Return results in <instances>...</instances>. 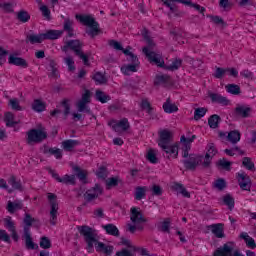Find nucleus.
Masks as SVG:
<instances>
[{
    "instance_id": "nucleus-1",
    "label": "nucleus",
    "mask_w": 256,
    "mask_h": 256,
    "mask_svg": "<svg viewBox=\"0 0 256 256\" xmlns=\"http://www.w3.org/2000/svg\"><path fill=\"white\" fill-rule=\"evenodd\" d=\"M77 230L84 237V241L86 243V250L88 253H93V245L96 246V251L102 252L107 256H110L113 254V250L115 249L111 245H105L103 242L97 241V233H95V230L87 225L77 226Z\"/></svg>"
},
{
    "instance_id": "nucleus-2",
    "label": "nucleus",
    "mask_w": 256,
    "mask_h": 256,
    "mask_svg": "<svg viewBox=\"0 0 256 256\" xmlns=\"http://www.w3.org/2000/svg\"><path fill=\"white\" fill-rule=\"evenodd\" d=\"M142 37L147 43V46L142 49V53H144L150 63H154L157 67H163V65H165V61H163L161 55L153 51L155 42L153 41V38L149 36V30H147V28L142 30Z\"/></svg>"
},
{
    "instance_id": "nucleus-3",
    "label": "nucleus",
    "mask_w": 256,
    "mask_h": 256,
    "mask_svg": "<svg viewBox=\"0 0 256 256\" xmlns=\"http://www.w3.org/2000/svg\"><path fill=\"white\" fill-rule=\"evenodd\" d=\"M76 19L85 27H89L85 30V33L86 35H89L91 39H95L97 35H101V33H103L99 27V22H97L92 15L77 14Z\"/></svg>"
},
{
    "instance_id": "nucleus-4",
    "label": "nucleus",
    "mask_w": 256,
    "mask_h": 256,
    "mask_svg": "<svg viewBox=\"0 0 256 256\" xmlns=\"http://www.w3.org/2000/svg\"><path fill=\"white\" fill-rule=\"evenodd\" d=\"M213 256H244L239 250H233V242H227L217 248Z\"/></svg>"
},
{
    "instance_id": "nucleus-5",
    "label": "nucleus",
    "mask_w": 256,
    "mask_h": 256,
    "mask_svg": "<svg viewBox=\"0 0 256 256\" xmlns=\"http://www.w3.org/2000/svg\"><path fill=\"white\" fill-rule=\"evenodd\" d=\"M204 156L197 154H190L189 158L183 160V165L188 171H195L199 165L203 167Z\"/></svg>"
},
{
    "instance_id": "nucleus-6",
    "label": "nucleus",
    "mask_w": 256,
    "mask_h": 256,
    "mask_svg": "<svg viewBox=\"0 0 256 256\" xmlns=\"http://www.w3.org/2000/svg\"><path fill=\"white\" fill-rule=\"evenodd\" d=\"M27 143L33 145V143H43L47 139V133L41 129H31L27 132Z\"/></svg>"
},
{
    "instance_id": "nucleus-7",
    "label": "nucleus",
    "mask_w": 256,
    "mask_h": 256,
    "mask_svg": "<svg viewBox=\"0 0 256 256\" xmlns=\"http://www.w3.org/2000/svg\"><path fill=\"white\" fill-rule=\"evenodd\" d=\"M48 201H50V223L57 225V213L59 211V203H57V195L48 193Z\"/></svg>"
},
{
    "instance_id": "nucleus-8",
    "label": "nucleus",
    "mask_w": 256,
    "mask_h": 256,
    "mask_svg": "<svg viewBox=\"0 0 256 256\" xmlns=\"http://www.w3.org/2000/svg\"><path fill=\"white\" fill-rule=\"evenodd\" d=\"M83 42L81 40H69L65 43V45L61 48V50L64 53H67V51H73L74 55H79L83 51Z\"/></svg>"
},
{
    "instance_id": "nucleus-9",
    "label": "nucleus",
    "mask_w": 256,
    "mask_h": 256,
    "mask_svg": "<svg viewBox=\"0 0 256 256\" xmlns=\"http://www.w3.org/2000/svg\"><path fill=\"white\" fill-rule=\"evenodd\" d=\"M206 149L207 152L202 163V169H209V167H211V161H213V157H215L218 153L214 143H208Z\"/></svg>"
},
{
    "instance_id": "nucleus-10",
    "label": "nucleus",
    "mask_w": 256,
    "mask_h": 256,
    "mask_svg": "<svg viewBox=\"0 0 256 256\" xmlns=\"http://www.w3.org/2000/svg\"><path fill=\"white\" fill-rule=\"evenodd\" d=\"M99 195H103V187L99 184H95L94 187L84 193L83 197L86 203H91V201H95Z\"/></svg>"
},
{
    "instance_id": "nucleus-11",
    "label": "nucleus",
    "mask_w": 256,
    "mask_h": 256,
    "mask_svg": "<svg viewBox=\"0 0 256 256\" xmlns=\"http://www.w3.org/2000/svg\"><path fill=\"white\" fill-rule=\"evenodd\" d=\"M160 148L162 149L163 153V157H166V159H171V157L173 159H177L178 155H179V145L176 144H164L162 146H160Z\"/></svg>"
},
{
    "instance_id": "nucleus-12",
    "label": "nucleus",
    "mask_w": 256,
    "mask_h": 256,
    "mask_svg": "<svg viewBox=\"0 0 256 256\" xmlns=\"http://www.w3.org/2000/svg\"><path fill=\"white\" fill-rule=\"evenodd\" d=\"M110 127H112L113 131L116 133H119L121 130L122 131H129L131 128V125L129 124V120L127 118H123L120 121H115L112 120L108 123Z\"/></svg>"
},
{
    "instance_id": "nucleus-13",
    "label": "nucleus",
    "mask_w": 256,
    "mask_h": 256,
    "mask_svg": "<svg viewBox=\"0 0 256 256\" xmlns=\"http://www.w3.org/2000/svg\"><path fill=\"white\" fill-rule=\"evenodd\" d=\"M238 185L242 191H251V178L245 172L237 174Z\"/></svg>"
},
{
    "instance_id": "nucleus-14",
    "label": "nucleus",
    "mask_w": 256,
    "mask_h": 256,
    "mask_svg": "<svg viewBox=\"0 0 256 256\" xmlns=\"http://www.w3.org/2000/svg\"><path fill=\"white\" fill-rule=\"evenodd\" d=\"M4 227L8 229L11 233V237L15 243L19 241V234H17V228L15 227V222L11 219V217H7L4 219Z\"/></svg>"
},
{
    "instance_id": "nucleus-15",
    "label": "nucleus",
    "mask_w": 256,
    "mask_h": 256,
    "mask_svg": "<svg viewBox=\"0 0 256 256\" xmlns=\"http://www.w3.org/2000/svg\"><path fill=\"white\" fill-rule=\"evenodd\" d=\"M23 239L25 241V247L28 251L39 249V245L35 244L33 242V238L31 237V232L29 231V228L24 227V235Z\"/></svg>"
},
{
    "instance_id": "nucleus-16",
    "label": "nucleus",
    "mask_w": 256,
    "mask_h": 256,
    "mask_svg": "<svg viewBox=\"0 0 256 256\" xmlns=\"http://www.w3.org/2000/svg\"><path fill=\"white\" fill-rule=\"evenodd\" d=\"M130 219L132 221V223H147V219L145 217H143V213L141 211H139V208H131V215H130Z\"/></svg>"
},
{
    "instance_id": "nucleus-17",
    "label": "nucleus",
    "mask_w": 256,
    "mask_h": 256,
    "mask_svg": "<svg viewBox=\"0 0 256 256\" xmlns=\"http://www.w3.org/2000/svg\"><path fill=\"white\" fill-rule=\"evenodd\" d=\"M8 63L10 65H16V67H22L23 69H27V67H29V63H27V60L21 57H16L13 54H10L8 58Z\"/></svg>"
},
{
    "instance_id": "nucleus-18",
    "label": "nucleus",
    "mask_w": 256,
    "mask_h": 256,
    "mask_svg": "<svg viewBox=\"0 0 256 256\" xmlns=\"http://www.w3.org/2000/svg\"><path fill=\"white\" fill-rule=\"evenodd\" d=\"M173 137V134L169 130H162L159 134V147L163 145H169L171 144V139Z\"/></svg>"
},
{
    "instance_id": "nucleus-19",
    "label": "nucleus",
    "mask_w": 256,
    "mask_h": 256,
    "mask_svg": "<svg viewBox=\"0 0 256 256\" xmlns=\"http://www.w3.org/2000/svg\"><path fill=\"white\" fill-rule=\"evenodd\" d=\"M207 229H210L217 239H223V237H225V232H223V224L221 223L209 225L207 226Z\"/></svg>"
},
{
    "instance_id": "nucleus-20",
    "label": "nucleus",
    "mask_w": 256,
    "mask_h": 256,
    "mask_svg": "<svg viewBox=\"0 0 256 256\" xmlns=\"http://www.w3.org/2000/svg\"><path fill=\"white\" fill-rule=\"evenodd\" d=\"M74 21L66 18L63 23V33H67L68 37H75V30L73 29Z\"/></svg>"
},
{
    "instance_id": "nucleus-21",
    "label": "nucleus",
    "mask_w": 256,
    "mask_h": 256,
    "mask_svg": "<svg viewBox=\"0 0 256 256\" xmlns=\"http://www.w3.org/2000/svg\"><path fill=\"white\" fill-rule=\"evenodd\" d=\"M73 171L75 173L74 177L76 176L81 183H87V175H89V172L87 170L81 169L79 166H73Z\"/></svg>"
},
{
    "instance_id": "nucleus-22",
    "label": "nucleus",
    "mask_w": 256,
    "mask_h": 256,
    "mask_svg": "<svg viewBox=\"0 0 256 256\" xmlns=\"http://www.w3.org/2000/svg\"><path fill=\"white\" fill-rule=\"evenodd\" d=\"M61 145L64 151L71 152L75 149V147L81 145V142L79 140L68 139L62 141Z\"/></svg>"
},
{
    "instance_id": "nucleus-23",
    "label": "nucleus",
    "mask_w": 256,
    "mask_h": 256,
    "mask_svg": "<svg viewBox=\"0 0 256 256\" xmlns=\"http://www.w3.org/2000/svg\"><path fill=\"white\" fill-rule=\"evenodd\" d=\"M44 41L50 40L55 41V39H59V37L63 36V30H48L43 33Z\"/></svg>"
},
{
    "instance_id": "nucleus-24",
    "label": "nucleus",
    "mask_w": 256,
    "mask_h": 256,
    "mask_svg": "<svg viewBox=\"0 0 256 256\" xmlns=\"http://www.w3.org/2000/svg\"><path fill=\"white\" fill-rule=\"evenodd\" d=\"M209 97L212 103H219V105H224V106L229 105V99H227V97L222 96L221 94L210 93Z\"/></svg>"
},
{
    "instance_id": "nucleus-25",
    "label": "nucleus",
    "mask_w": 256,
    "mask_h": 256,
    "mask_svg": "<svg viewBox=\"0 0 256 256\" xmlns=\"http://www.w3.org/2000/svg\"><path fill=\"white\" fill-rule=\"evenodd\" d=\"M147 197V187L146 186H137L134 190V199L136 201H141Z\"/></svg>"
},
{
    "instance_id": "nucleus-26",
    "label": "nucleus",
    "mask_w": 256,
    "mask_h": 256,
    "mask_svg": "<svg viewBox=\"0 0 256 256\" xmlns=\"http://www.w3.org/2000/svg\"><path fill=\"white\" fill-rule=\"evenodd\" d=\"M251 107H247V106H237L235 108V113L238 117H242L243 119H247V117H249V115H251Z\"/></svg>"
},
{
    "instance_id": "nucleus-27",
    "label": "nucleus",
    "mask_w": 256,
    "mask_h": 256,
    "mask_svg": "<svg viewBox=\"0 0 256 256\" xmlns=\"http://www.w3.org/2000/svg\"><path fill=\"white\" fill-rule=\"evenodd\" d=\"M102 229L106 231L107 235H111L112 237H119L120 235L119 228L115 224L102 225Z\"/></svg>"
},
{
    "instance_id": "nucleus-28",
    "label": "nucleus",
    "mask_w": 256,
    "mask_h": 256,
    "mask_svg": "<svg viewBox=\"0 0 256 256\" xmlns=\"http://www.w3.org/2000/svg\"><path fill=\"white\" fill-rule=\"evenodd\" d=\"M158 231L161 233H171V218H166L157 226Z\"/></svg>"
},
{
    "instance_id": "nucleus-29",
    "label": "nucleus",
    "mask_w": 256,
    "mask_h": 256,
    "mask_svg": "<svg viewBox=\"0 0 256 256\" xmlns=\"http://www.w3.org/2000/svg\"><path fill=\"white\" fill-rule=\"evenodd\" d=\"M172 189L177 193H180V195L186 197V199L191 198V193H189V191H187L185 186H183V184L181 183H174V185L172 186Z\"/></svg>"
},
{
    "instance_id": "nucleus-30",
    "label": "nucleus",
    "mask_w": 256,
    "mask_h": 256,
    "mask_svg": "<svg viewBox=\"0 0 256 256\" xmlns=\"http://www.w3.org/2000/svg\"><path fill=\"white\" fill-rule=\"evenodd\" d=\"M43 41H45V38L42 34H28L26 36V43H31V45H35V43H43Z\"/></svg>"
},
{
    "instance_id": "nucleus-31",
    "label": "nucleus",
    "mask_w": 256,
    "mask_h": 256,
    "mask_svg": "<svg viewBox=\"0 0 256 256\" xmlns=\"http://www.w3.org/2000/svg\"><path fill=\"white\" fill-rule=\"evenodd\" d=\"M163 110L165 113H177L179 111V107L171 103V98H167L166 102L163 104Z\"/></svg>"
},
{
    "instance_id": "nucleus-32",
    "label": "nucleus",
    "mask_w": 256,
    "mask_h": 256,
    "mask_svg": "<svg viewBox=\"0 0 256 256\" xmlns=\"http://www.w3.org/2000/svg\"><path fill=\"white\" fill-rule=\"evenodd\" d=\"M16 19L20 21V23H29L31 20V14H29L27 10H20L16 13Z\"/></svg>"
},
{
    "instance_id": "nucleus-33",
    "label": "nucleus",
    "mask_w": 256,
    "mask_h": 256,
    "mask_svg": "<svg viewBox=\"0 0 256 256\" xmlns=\"http://www.w3.org/2000/svg\"><path fill=\"white\" fill-rule=\"evenodd\" d=\"M227 139L230 141V143L235 145L241 141V133L237 130H232L228 133Z\"/></svg>"
},
{
    "instance_id": "nucleus-34",
    "label": "nucleus",
    "mask_w": 256,
    "mask_h": 256,
    "mask_svg": "<svg viewBox=\"0 0 256 256\" xmlns=\"http://www.w3.org/2000/svg\"><path fill=\"white\" fill-rule=\"evenodd\" d=\"M219 123H221V116L217 114H213L208 118V125L210 129H217V127H219Z\"/></svg>"
},
{
    "instance_id": "nucleus-35",
    "label": "nucleus",
    "mask_w": 256,
    "mask_h": 256,
    "mask_svg": "<svg viewBox=\"0 0 256 256\" xmlns=\"http://www.w3.org/2000/svg\"><path fill=\"white\" fill-rule=\"evenodd\" d=\"M181 65H183V60L176 58L174 61H172V63L170 65H163L160 67H164V69H166L167 71H177V69H179V67H181Z\"/></svg>"
},
{
    "instance_id": "nucleus-36",
    "label": "nucleus",
    "mask_w": 256,
    "mask_h": 256,
    "mask_svg": "<svg viewBox=\"0 0 256 256\" xmlns=\"http://www.w3.org/2000/svg\"><path fill=\"white\" fill-rule=\"evenodd\" d=\"M87 104H89V102L81 99L76 103V107L79 113L85 112V113L91 114V108H89Z\"/></svg>"
},
{
    "instance_id": "nucleus-37",
    "label": "nucleus",
    "mask_w": 256,
    "mask_h": 256,
    "mask_svg": "<svg viewBox=\"0 0 256 256\" xmlns=\"http://www.w3.org/2000/svg\"><path fill=\"white\" fill-rule=\"evenodd\" d=\"M44 154L47 155H54L56 159H62L63 158V152L59 148H45Z\"/></svg>"
},
{
    "instance_id": "nucleus-38",
    "label": "nucleus",
    "mask_w": 256,
    "mask_h": 256,
    "mask_svg": "<svg viewBox=\"0 0 256 256\" xmlns=\"http://www.w3.org/2000/svg\"><path fill=\"white\" fill-rule=\"evenodd\" d=\"M96 101H99L100 103H107V101H111V96L106 95L105 92L101 90H96Z\"/></svg>"
},
{
    "instance_id": "nucleus-39",
    "label": "nucleus",
    "mask_w": 256,
    "mask_h": 256,
    "mask_svg": "<svg viewBox=\"0 0 256 256\" xmlns=\"http://www.w3.org/2000/svg\"><path fill=\"white\" fill-rule=\"evenodd\" d=\"M8 183L11 185L12 189L14 190L21 191V189H23V186L21 185V181L17 180V177H15L14 175H12L8 179Z\"/></svg>"
},
{
    "instance_id": "nucleus-40",
    "label": "nucleus",
    "mask_w": 256,
    "mask_h": 256,
    "mask_svg": "<svg viewBox=\"0 0 256 256\" xmlns=\"http://www.w3.org/2000/svg\"><path fill=\"white\" fill-rule=\"evenodd\" d=\"M15 119V115H13V113L11 112H7L5 114V118L4 121L6 122V127H15V125H17V121H14Z\"/></svg>"
},
{
    "instance_id": "nucleus-41",
    "label": "nucleus",
    "mask_w": 256,
    "mask_h": 256,
    "mask_svg": "<svg viewBox=\"0 0 256 256\" xmlns=\"http://www.w3.org/2000/svg\"><path fill=\"white\" fill-rule=\"evenodd\" d=\"M213 187L218 191H225L227 189V181L223 178H219L213 183Z\"/></svg>"
},
{
    "instance_id": "nucleus-42",
    "label": "nucleus",
    "mask_w": 256,
    "mask_h": 256,
    "mask_svg": "<svg viewBox=\"0 0 256 256\" xmlns=\"http://www.w3.org/2000/svg\"><path fill=\"white\" fill-rule=\"evenodd\" d=\"M226 91L231 95H241V87L237 84H227Z\"/></svg>"
},
{
    "instance_id": "nucleus-43",
    "label": "nucleus",
    "mask_w": 256,
    "mask_h": 256,
    "mask_svg": "<svg viewBox=\"0 0 256 256\" xmlns=\"http://www.w3.org/2000/svg\"><path fill=\"white\" fill-rule=\"evenodd\" d=\"M167 83H171V76L169 75H158L154 81L155 85H162Z\"/></svg>"
},
{
    "instance_id": "nucleus-44",
    "label": "nucleus",
    "mask_w": 256,
    "mask_h": 256,
    "mask_svg": "<svg viewBox=\"0 0 256 256\" xmlns=\"http://www.w3.org/2000/svg\"><path fill=\"white\" fill-rule=\"evenodd\" d=\"M137 67H139V64H128L122 67L121 71L124 75H129V73H137Z\"/></svg>"
},
{
    "instance_id": "nucleus-45",
    "label": "nucleus",
    "mask_w": 256,
    "mask_h": 256,
    "mask_svg": "<svg viewBox=\"0 0 256 256\" xmlns=\"http://www.w3.org/2000/svg\"><path fill=\"white\" fill-rule=\"evenodd\" d=\"M92 79L95 81L96 85H105L107 83V78L101 72L94 74Z\"/></svg>"
},
{
    "instance_id": "nucleus-46",
    "label": "nucleus",
    "mask_w": 256,
    "mask_h": 256,
    "mask_svg": "<svg viewBox=\"0 0 256 256\" xmlns=\"http://www.w3.org/2000/svg\"><path fill=\"white\" fill-rule=\"evenodd\" d=\"M64 185H75V175H64L62 178H60V182Z\"/></svg>"
},
{
    "instance_id": "nucleus-47",
    "label": "nucleus",
    "mask_w": 256,
    "mask_h": 256,
    "mask_svg": "<svg viewBox=\"0 0 256 256\" xmlns=\"http://www.w3.org/2000/svg\"><path fill=\"white\" fill-rule=\"evenodd\" d=\"M224 205H227L230 211L235 207V199L230 194H226L223 198Z\"/></svg>"
},
{
    "instance_id": "nucleus-48",
    "label": "nucleus",
    "mask_w": 256,
    "mask_h": 256,
    "mask_svg": "<svg viewBox=\"0 0 256 256\" xmlns=\"http://www.w3.org/2000/svg\"><path fill=\"white\" fill-rule=\"evenodd\" d=\"M45 103L41 100H35L32 104V109L37 113H41L45 110Z\"/></svg>"
},
{
    "instance_id": "nucleus-49",
    "label": "nucleus",
    "mask_w": 256,
    "mask_h": 256,
    "mask_svg": "<svg viewBox=\"0 0 256 256\" xmlns=\"http://www.w3.org/2000/svg\"><path fill=\"white\" fill-rule=\"evenodd\" d=\"M207 114V108L201 107V108H196L194 111V120L199 121L202 117H205Z\"/></svg>"
},
{
    "instance_id": "nucleus-50",
    "label": "nucleus",
    "mask_w": 256,
    "mask_h": 256,
    "mask_svg": "<svg viewBox=\"0 0 256 256\" xmlns=\"http://www.w3.org/2000/svg\"><path fill=\"white\" fill-rule=\"evenodd\" d=\"M218 167H221V169H224V171H231V165L232 163L230 161H227V159L222 158L217 162Z\"/></svg>"
},
{
    "instance_id": "nucleus-51",
    "label": "nucleus",
    "mask_w": 256,
    "mask_h": 256,
    "mask_svg": "<svg viewBox=\"0 0 256 256\" xmlns=\"http://www.w3.org/2000/svg\"><path fill=\"white\" fill-rule=\"evenodd\" d=\"M242 165L243 167L248 169V171H255V163H253V161H251V158L249 157L243 158Z\"/></svg>"
},
{
    "instance_id": "nucleus-52",
    "label": "nucleus",
    "mask_w": 256,
    "mask_h": 256,
    "mask_svg": "<svg viewBox=\"0 0 256 256\" xmlns=\"http://www.w3.org/2000/svg\"><path fill=\"white\" fill-rule=\"evenodd\" d=\"M119 183H121V179H119V177L108 178L106 180V187L108 189H111V187H117V185H119Z\"/></svg>"
},
{
    "instance_id": "nucleus-53",
    "label": "nucleus",
    "mask_w": 256,
    "mask_h": 256,
    "mask_svg": "<svg viewBox=\"0 0 256 256\" xmlns=\"http://www.w3.org/2000/svg\"><path fill=\"white\" fill-rule=\"evenodd\" d=\"M226 73H227V68L216 67V70L212 75L215 79H223Z\"/></svg>"
},
{
    "instance_id": "nucleus-54",
    "label": "nucleus",
    "mask_w": 256,
    "mask_h": 256,
    "mask_svg": "<svg viewBox=\"0 0 256 256\" xmlns=\"http://www.w3.org/2000/svg\"><path fill=\"white\" fill-rule=\"evenodd\" d=\"M61 107H63L64 112V119H67V117L69 116V113H71V105L69 104V100H63L61 102Z\"/></svg>"
},
{
    "instance_id": "nucleus-55",
    "label": "nucleus",
    "mask_w": 256,
    "mask_h": 256,
    "mask_svg": "<svg viewBox=\"0 0 256 256\" xmlns=\"http://www.w3.org/2000/svg\"><path fill=\"white\" fill-rule=\"evenodd\" d=\"M8 105L13 109V111H21L23 109L21 105H19V99L17 98L10 99Z\"/></svg>"
},
{
    "instance_id": "nucleus-56",
    "label": "nucleus",
    "mask_w": 256,
    "mask_h": 256,
    "mask_svg": "<svg viewBox=\"0 0 256 256\" xmlns=\"http://www.w3.org/2000/svg\"><path fill=\"white\" fill-rule=\"evenodd\" d=\"M41 249H51V240L46 236L40 238Z\"/></svg>"
},
{
    "instance_id": "nucleus-57",
    "label": "nucleus",
    "mask_w": 256,
    "mask_h": 256,
    "mask_svg": "<svg viewBox=\"0 0 256 256\" xmlns=\"http://www.w3.org/2000/svg\"><path fill=\"white\" fill-rule=\"evenodd\" d=\"M40 11L46 21H51V10H49V7L42 5Z\"/></svg>"
},
{
    "instance_id": "nucleus-58",
    "label": "nucleus",
    "mask_w": 256,
    "mask_h": 256,
    "mask_svg": "<svg viewBox=\"0 0 256 256\" xmlns=\"http://www.w3.org/2000/svg\"><path fill=\"white\" fill-rule=\"evenodd\" d=\"M0 8L4 13H13V3L11 2L0 3Z\"/></svg>"
},
{
    "instance_id": "nucleus-59",
    "label": "nucleus",
    "mask_w": 256,
    "mask_h": 256,
    "mask_svg": "<svg viewBox=\"0 0 256 256\" xmlns=\"http://www.w3.org/2000/svg\"><path fill=\"white\" fill-rule=\"evenodd\" d=\"M150 191H152V195L155 197H161V195H163V188L156 184L151 187Z\"/></svg>"
},
{
    "instance_id": "nucleus-60",
    "label": "nucleus",
    "mask_w": 256,
    "mask_h": 256,
    "mask_svg": "<svg viewBox=\"0 0 256 256\" xmlns=\"http://www.w3.org/2000/svg\"><path fill=\"white\" fill-rule=\"evenodd\" d=\"M0 241H4V243H11V236L7 233L6 230H0Z\"/></svg>"
},
{
    "instance_id": "nucleus-61",
    "label": "nucleus",
    "mask_w": 256,
    "mask_h": 256,
    "mask_svg": "<svg viewBox=\"0 0 256 256\" xmlns=\"http://www.w3.org/2000/svg\"><path fill=\"white\" fill-rule=\"evenodd\" d=\"M66 65L68 66L69 71H75V61L71 56L64 58Z\"/></svg>"
},
{
    "instance_id": "nucleus-62",
    "label": "nucleus",
    "mask_w": 256,
    "mask_h": 256,
    "mask_svg": "<svg viewBox=\"0 0 256 256\" xmlns=\"http://www.w3.org/2000/svg\"><path fill=\"white\" fill-rule=\"evenodd\" d=\"M35 221H38V220L31 217V214H25L24 223L28 229L31 227V225H33V223H35Z\"/></svg>"
},
{
    "instance_id": "nucleus-63",
    "label": "nucleus",
    "mask_w": 256,
    "mask_h": 256,
    "mask_svg": "<svg viewBox=\"0 0 256 256\" xmlns=\"http://www.w3.org/2000/svg\"><path fill=\"white\" fill-rule=\"evenodd\" d=\"M141 108H142V109H146V110H147V113H148L149 115H151V113H153V107H151V103H149V102L147 101V99L142 100V102H141Z\"/></svg>"
},
{
    "instance_id": "nucleus-64",
    "label": "nucleus",
    "mask_w": 256,
    "mask_h": 256,
    "mask_svg": "<svg viewBox=\"0 0 256 256\" xmlns=\"http://www.w3.org/2000/svg\"><path fill=\"white\" fill-rule=\"evenodd\" d=\"M96 175L99 179H107V168L105 166L100 167L96 172Z\"/></svg>"
}]
</instances>
